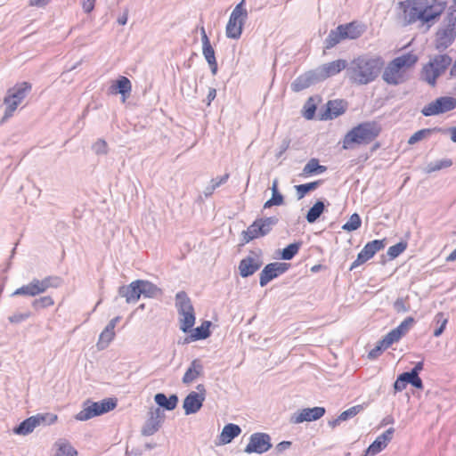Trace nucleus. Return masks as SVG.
Segmentation results:
<instances>
[{
	"mask_svg": "<svg viewBox=\"0 0 456 456\" xmlns=\"http://www.w3.org/2000/svg\"><path fill=\"white\" fill-rule=\"evenodd\" d=\"M383 66L384 61L380 57L362 55L349 63L346 74L352 82L367 85L378 77Z\"/></svg>",
	"mask_w": 456,
	"mask_h": 456,
	"instance_id": "nucleus-1",
	"label": "nucleus"
},
{
	"mask_svg": "<svg viewBox=\"0 0 456 456\" xmlns=\"http://www.w3.org/2000/svg\"><path fill=\"white\" fill-rule=\"evenodd\" d=\"M380 133L381 126L376 121L360 123L346 134L343 139V149H351L354 144H369L373 142Z\"/></svg>",
	"mask_w": 456,
	"mask_h": 456,
	"instance_id": "nucleus-2",
	"label": "nucleus"
},
{
	"mask_svg": "<svg viewBox=\"0 0 456 456\" xmlns=\"http://www.w3.org/2000/svg\"><path fill=\"white\" fill-rule=\"evenodd\" d=\"M456 39V13L448 12L435 37V48L445 51Z\"/></svg>",
	"mask_w": 456,
	"mask_h": 456,
	"instance_id": "nucleus-3",
	"label": "nucleus"
},
{
	"mask_svg": "<svg viewBox=\"0 0 456 456\" xmlns=\"http://www.w3.org/2000/svg\"><path fill=\"white\" fill-rule=\"evenodd\" d=\"M62 281V279L59 276H46L42 280L34 278L29 283L15 289L12 297H36L45 293L50 288L57 289L61 287Z\"/></svg>",
	"mask_w": 456,
	"mask_h": 456,
	"instance_id": "nucleus-4",
	"label": "nucleus"
},
{
	"mask_svg": "<svg viewBox=\"0 0 456 456\" xmlns=\"http://www.w3.org/2000/svg\"><path fill=\"white\" fill-rule=\"evenodd\" d=\"M175 307L180 315V330L184 333L191 332L196 317L191 300L185 291L176 293Z\"/></svg>",
	"mask_w": 456,
	"mask_h": 456,
	"instance_id": "nucleus-5",
	"label": "nucleus"
},
{
	"mask_svg": "<svg viewBox=\"0 0 456 456\" xmlns=\"http://www.w3.org/2000/svg\"><path fill=\"white\" fill-rule=\"evenodd\" d=\"M32 90V85L28 82L16 84L12 88L8 89L4 98V103L6 106L2 121L10 118L18 108L19 104L25 99Z\"/></svg>",
	"mask_w": 456,
	"mask_h": 456,
	"instance_id": "nucleus-6",
	"label": "nucleus"
},
{
	"mask_svg": "<svg viewBox=\"0 0 456 456\" xmlns=\"http://www.w3.org/2000/svg\"><path fill=\"white\" fill-rule=\"evenodd\" d=\"M116 398H105L100 402L86 400L83 403V410L76 415V419L80 421L88 420L94 417L101 416L117 407Z\"/></svg>",
	"mask_w": 456,
	"mask_h": 456,
	"instance_id": "nucleus-7",
	"label": "nucleus"
},
{
	"mask_svg": "<svg viewBox=\"0 0 456 456\" xmlns=\"http://www.w3.org/2000/svg\"><path fill=\"white\" fill-rule=\"evenodd\" d=\"M245 0H241L232 10L226 25V37L238 39L242 33L244 22L248 17V12L244 8Z\"/></svg>",
	"mask_w": 456,
	"mask_h": 456,
	"instance_id": "nucleus-8",
	"label": "nucleus"
},
{
	"mask_svg": "<svg viewBox=\"0 0 456 456\" xmlns=\"http://www.w3.org/2000/svg\"><path fill=\"white\" fill-rule=\"evenodd\" d=\"M456 108V98L442 96L426 105L421 113L425 117L436 116L452 110Z\"/></svg>",
	"mask_w": 456,
	"mask_h": 456,
	"instance_id": "nucleus-9",
	"label": "nucleus"
},
{
	"mask_svg": "<svg viewBox=\"0 0 456 456\" xmlns=\"http://www.w3.org/2000/svg\"><path fill=\"white\" fill-rule=\"evenodd\" d=\"M271 448V436L266 433L256 432L250 436L249 443L245 447L244 452L248 454H262Z\"/></svg>",
	"mask_w": 456,
	"mask_h": 456,
	"instance_id": "nucleus-10",
	"label": "nucleus"
},
{
	"mask_svg": "<svg viewBox=\"0 0 456 456\" xmlns=\"http://www.w3.org/2000/svg\"><path fill=\"white\" fill-rule=\"evenodd\" d=\"M148 415L149 417L141 430L142 435L145 436H152L158 432L166 418L164 411L159 408H151Z\"/></svg>",
	"mask_w": 456,
	"mask_h": 456,
	"instance_id": "nucleus-11",
	"label": "nucleus"
},
{
	"mask_svg": "<svg viewBox=\"0 0 456 456\" xmlns=\"http://www.w3.org/2000/svg\"><path fill=\"white\" fill-rule=\"evenodd\" d=\"M290 264L273 262L267 264L259 274V284L261 287L267 285L272 280L286 273Z\"/></svg>",
	"mask_w": 456,
	"mask_h": 456,
	"instance_id": "nucleus-12",
	"label": "nucleus"
},
{
	"mask_svg": "<svg viewBox=\"0 0 456 456\" xmlns=\"http://www.w3.org/2000/svg\"><path fill=\"white\" fill-rule=\"evenodd\" d=\"M346 106L347 102L344 100H330L326 103L324 110H320L318 119L329 120L336 118L346 112Z\"/></svg>",
	"mask_w": 456,
	"mask_h": 456,
	"instance_id": "nucleus-13",
	"label": "nucleus"
},
{
	"mask_svg": "<svg viewBox=\"0 0 456 456\" xmlns=\"http://www.w3.org/2000/svg\"><path fill=\"white\" fill-rule=\"evenodd\" d=\"M326 412L324 407L315 406L313 408H305L294 413L290 418V422L299 424L302 422H311L320 419Z\"/></svg>",
	"mask_w": 456,
	"mask_h": 456,
	"instance_id": "nucleus-14",
	"label": "nucleus"
},
{
	"mask_svg": "<svg viewBox=\"0 0 456 456\" xmlns=\"http://www.w3.org/2000/svg\"><path fill=\"white\" fill-rule=\"evenodd\" d=\"M395 63L394 60L391 61L383 72L382 78L388 85L397 86L407 80L403 69Z\"/></svg>",
	"mask_w": 456,
	"mask_h": 456,
	"instance_id": "nucleus-15",
	"label": "nucleus"
},
{
	"mask_svg": "<svg viewBox=\"0 0 456 456\" xmlns=\"http://www.w3.org/2000/svg\"><path fill=\"white\" fill-rule=\"evenodd\" d=\"M445 7L446 3L444 1L433 0L431 4H428V0H425L421 8L423 23H428L438 18L444 12Z\"/></svg>",
	"mask_w": 456,
	"mask_h": 456,
	"instance_id": "nucleus-16",
	"label": "nucleus"
},
{
	"mask_svg": "<svg viewBox=\"0 0 456 456\" xmlns=\"http://www.w3.org/2000/svg\"><path fill=\"white\" fill-rule=\"evenodd\" d=\"M395 433L394 428H389L383 434L379 436L367 448L365 451V455H376L384 450L388 443L392 440L393 435Z\"/></svg>",
	"mask_w": 456,
	"mask_h": 456,
	"instance_id": "nucleus-17",
	"label": "nucleus"
},
{
	"mask_svg": "<svg viewBox=\"0 0 456 456\" xmlns=\"http://www.w3.org/2000/svg\"><path fill=\"white\" fill-rule=\"evenodd\" d=\"M263 262L261 259L257 256H247L246 257L242 258L240 261L239 264V272L240 275L242 278H248L251 275H253L256 271L260 269L262 266Z\"/></svg>",
	"mask_w": 456,
	"mask_h": 456,
	"instance_id": "nucleus-18",
	"label": "nucleus"
},
{
	"mask_svg": "<svg viewBox=\"0 0 456 456\" xmlns=\"http://www.w3.org/2000/svg\"><path fill=\"white\" fill-rule=\"evenodd\" d=\"M118 297H124L126 303L134 304L141 297V290L138 280L132 281L128 285H122L118 290Z\"/></svg>",
	"mask_w": 456,
	"mask_h": 456,
	"instance_id": "nucleus-19",
	"label": "nucleus"
},
{
	"mask_svg": "<svg viewBox=\"0 0 456 456\" xmlns=\"http://www.w3.org/2000/svg\"><path fill=\"white\" fill-rule=\"evenodd\" d=\"M425 0H413L411 4L404 6L403 13L406 24H412L417 20L423 22L422 4Z\"/></svg>",
	"mask_w": 456,
	"mask_h": 456,
	"instance_id": "nucleus-20",
	"label": "nucleus"
},
{
	"mask_svg": "<svg viewBox=\"0 0 456 456\" xmlns=\"http://www.w3.org/2000/svg\"><path fill=\"white\" fill-rule=\"evenodd\" d=\"M204 396L196 394L195 391L190 392L183 400V408L185 415H191L198 412L204 403Z\"/></svg>",
	"mask_w": 456,
	"mask_h": 456,
	"instance_id": "nucleus-21",
	"label": "nucleus"
},
{
	"mask_svg": "<svg viewBox=\"0 0 456 456\" xmlns=\"http://www.w3.org/2000/svg\"><path fill=\"white\" fill-rule=\"evenodd\" d=\"M109 90L112 94H121L122 101L125 102L132 91L131 81L126 77L121 76L110 86Z\"/></svg>",
	"mask_w": 456,
	"mask_h": 456,
	"instance_id": "nucleus-22",
	"label": "nucleus"
},
{
	"mask_svg": "<svg viewBox=\"0 0 456 456\" xmlns=\"http://www.w3.org/2000/svg\"><path fill=\"white\" fill-rule=\"evenodd\" d=\"M211 325L212 322L210 321H204L199 327L194 330L191 329V334L184 338L182 344H188L193 341L208 338L211 335Z\"/></svg>",
	"mask_w": 456,
	"mask_h": 456,
	"instance_id": "nucleus-23",
	"label": "nucleus"
},
{
	"mask_svg": "<svg viewBox=\"0 0 456 456\" xmlns=\"http://www.w3.org/2000/svg\"><path fill=\"white\" fill-rule=\"evenodd\" d=\"M203 370L204 367L200 359H194L182 379L183 383L185 385L191 384L203 374Z\"/></svg>",
	"mask_w": 456,
	"mask_h": 456,
	"instance_id": "nucleus-24",
	"label": "nucleus"
},
{
	"mask_svg": "<svg viewBox=\"0 0 456 456\" xmlns=\"http://www.w3.org/2000/svg\"><path fill=\"white\" fill-rule=\"evenodd\" d=\"M154 401L158 405L157 408H162L163 411H173L176 408L179 399L175 394H172L167 397L164 393H158L154 395Z\"/></svg>",
	"mask_w": 456,
	"mask_h": 456,
	"instance_id": "nucleus-25",
	"label": "nucleus"
},
{
	"mask_svg": "<svg viewBox=\"0 0 456 456\" xmlns=\"http://www.w3.org/2000/svg\"><path fill=\"white\" fill-rule=\"evenodd\" d=\"M452 61V58L448 54L444 53L435 55L432 59H430L428 63L432 64V66L436 69L435 75L441 76L451 65Z\"/></svg>",
	"mask_w": 456,
	"mask_h": 456,
	"instance_id": "nucleus-26",
	"label": "nucleus"
},
{
	"mask_svg": "<svg viewBox=\"0 0 456 456\" xmlns=\"http://www.w3.org/2000/svg\"><path fill=\"white\" fill-rule=\"evenodd\" d=\"M321 66L324 71L326 77L328 78L330 77L338 74L340 71H342L345 69H347V67L349 66V64L347 63V61L346 60L339 59L337 61H333L322 64Z\"/></svg>",
	"mask_w": 456,
	"mask_h": 456,
	"instance_id": "nucleus-27",
	"label": "nucleus"
},
{
	"mask_svg": "<svg viewBox=\"0 0 456 456\" xmlns=\"http://www.w3.org/2000/svg\"><path fill=\"white\" fill-rule=\"evenodd\" d=\"M435 133H441V134H447V130H445L444 128L443 127H438V126H436V127H432V128H423V129H420L417 132H415L408 140V143L412 145V144H415L416 142L425 139V138H428V136H430L431 134H435Z\"/></svg>",
	"mask_w": 456,
	"mask_h": 456,
	"instance_id": "nucleus-28",
	"label": "nucleus"
},
{
	"mask_svg": "<svg viewBox=\"0 0 456 456\" xmlns=\"http://www.w3.org/2000/svg\"><path fill=\"white\" fill-rule=\"evenodd\" d=\"M240 433L241 428L238 425L232 423L226 424L220 434V442L223 444H230Z\"/></svg>",
	"mask_w": 456,
	"mask_h": 456,
	"instance_id": "nucleus-29",
	"label": "nucleus"
},
{
	"mask_svg": "<svg viewBox=\"0 0 456 456\" xmlns=\"http://www.w3.org/2000/svg\"><path fill=\"white\" fill-rule=\"evenodd\" d=\"M37 427H38L37 418L31 416L16 426L13 429V432L17 435L26 436L33 432Z\"/></svg>",
	"mask_w": 456,
	"mask_h": 456,
	"instance_id": "nucleus-30",
	"label": "nucleus"
},
{
	"mask_svg": "<svg viewBox=\"0 0 456 456\" xmlns=\"http://www.w3.org/2000/svg\"><path fill=\"white\" fill-rule=\"evenodd\" d=\"M338 29L343 31L345 39H356L362 36L363 29L355 22H350L345 25H339Z\"/></svg>",
	"mask_w": 456,
	"mask_h": 456,
	"instance_id": "nucleus-31",
	"label": "nucleus"
},
{
	"mask_svg": "<svg viewBox=\"0 0 456 456\" xmlns=\"http://www.w3.org/2000/svg\"><path fill=\"white\" fill-rule=\"evenodd\" d=\"M327 171V167L320 165L319 159L313 158L304 167L301 175L309 176L322 174Z\"/></svg>",
	"mask_w": 456,
	"mask_h": 456,
	"instance_id": "nucleus-32",
	"label": "nucleus"
},
{
	"mask_svg": "<svg viewBox=\"0 0 456 456\" xmlns=\"http://www.w3.org/2000/svg\"><path fill=\"white\" fill-rule=\"evenodd\" d=\"M141 296L143 297L153 298L160 294L161 289L154 283L146 280H138Z\"/></svg>",
	"mask_w": 456,
	"mask_h": 456,
	"instance_id": "nucleus-33",
	"label": "nucleus"
},
{
	"mask_svg": "<svg viewBox=\"0 0 456 456\" xmlns=\"http://www.w3.org/2000/svg\"><path fill=\"white\" fill-rule=\"evenodd\" d=\"M326 207L322 200H318L308 210L305 218L309 224L315 223L322 214L325 211Z\"/></svg>",
	"mask_w": 456,
	"mask_h": 456,
	"instance_id": "nucleus-34",
	"label": "nucleus"
},
{
	"mask_svg": "<svg viewBox=\"0 0 456 456\" xmlns=\"http://www.w3.org/2000/svg\"><path fill=\"white\" fill-rule=\"evenodd\" d=\"M385 246V240H374L366 243L361 251L369 260L373 257L378 251L383 249Z\"/></svg>",
	"mask_w": 456,
	"mask_h": 456,
	"instance_id": "nucleus-35",
	"label": "nucleus"
},
{
	"mask_svg": "<svg viewBox=\"0 0 456 456\" xmlns=\"http://www.w3.org/2000/svg\"><path fill=\"white\" fill-rule=\"evenodd\" d=\"M314 86L309 74L305 72L304 74L298 76L290 85L291 90L293 92H301L309 86Z\"/></svg>",
	"mask_w": 456,
	"mask_h": 456,
	"instance_id": "nucleus-36",
	"label": "nucleus"
},
{
	"mask_svg": "<svg viewBox=\"0 0 456 456\" xmlns=\"http://www.w3.org/2000/svg\"><path fill=\"white\" fill-rule=\"evenodd\" d=\"M322 180H317L295 186L297 200L303 199L308 192L316 190L322 183Z\"/></svg>",
	"mask_w": 456,
	"mask_h": 456,
	"instance_id": "nucleus-37",
	"label": "nucleus"
},
{
	"mask_svg": "<svg viewBox=\"0 0 456 456\" xmlns=\"http://www.w3.org/2000/svg\"><path fill=\"white\" fill-rule=\"evenodd\" d=\"M436 69L429 64L428 62L425 64L421 70L420 79L427 82L431 86H435L436 85V79L440 76L435 75Z\"/></svg>",
	"mask_w": 456,
	"mask_h": 456,
	"instance_id": "nucleus-38",
	"label": "nucleus"
},
{
	"mask_svg": "<svg viewBox=\"0 0 456 456\" xmlns=\"http://www.w3.org/2000/svg\"><path fill=\"white\" fill-rule=\"evenodd\" d=\"M256 220L259 224V233L264 236L267 235L272 231L273 227L279 222V219L276 216L257 218Z\"/></svg>",
	"mask_w": 456,
	"mask_h": 456,
	"instance_id": "nucleus-39",
	"label": "nucleus"
},
{
	"mask_svg": "<svg viewBox=\"0 0 456 456\" xmlns=\"http://www.w3.org/2000/svg\"><path fill=\"white\" fill-rule=\"evenodd\" d=\"M115 337V331L108 325L104 328L99 337L97 346L100 350L105 349L109 344L113 340Z\"/></svg>",
	"mask_w": 456,
	"mask_h": 456,
	"instance_id": "nucleus-40",
	"label": "nucleus"
},
{
	"mask_svg": "<svg viewBox=\"0 0 456 456\" xmlns=\"http://www.w3.org/2000/svg\"><path fill=\"white\" fill-rule=\"evenodd\" d=\"M394 61L396 62L395 64L401 68V69H403L405 68H411L414 66L418 61V56L414 53H408L395 58Z\"/></svg>",
	"mask_w": 456,
	"mask_h": 456,
	"instance_id": "nucleus-41",
	"label": "nucleus"
},
{
	"mask_svg": "<svg viewBox=\"0 0 456 456\" xmlns=\"http://www.w3.org/2000/svg\"><path fill=\"white\" fill-rule=\"evenodd\" d=\"M258 222L256 219L246 231L242 232L243 236V241L244 243H248L249 241L253 240L254 239L263 237L264 235H261L258 231Z\"/></svg>",
	"mask_w": 456,
	"mask_h": 456,
	"instance_id": "nucleus-42",
	"label": "nucleus"
},
{
	"mask_svg": "<svg viewBox=\"0 0 456 456\" xmlns=\"http://www.w3.org/2000/svg\"><path fill=\"white\" fill-rule=\"evenodd\" d=\"M342 34L343 31L338 29V26L336 28V29L330 30V34L325 39V48L330 49L338 45L341 40L345 39Z\"/></svg>",
	"mask_w": 456,
	"mask_h": 456,
	"instance_id": "nucleus-43",
	"label": "nucleus"
},
{
	"mask_svg": "<svg viewBox=\"0 0 456 456\" xmlns=\"http://www.w3.org/2000/svg\"><path fill=\"white\" fill-rule=\"evenodd\" d=\"M301 245V241L289 244L281 250V258L282 260H291L298 253Z\"/></svg>",
	"mask_w": 456,
	"mask_h": 456,
	"instance_id": "nucleus-44",
	"label": "nucleus"
},
{
	"mask_svg": "<svg viewBox=\"0 0 456 456\" xmlns=\"http://www.w3.org/2000/svg\"><path fill=\"white\" fill-rule=\"evenodd\" d=\"M362 225V219L357 213H354L349 217V220L343 224L342 229L346 232H354L359 229Z\"/></svg>",
	"mask_w": 456,
	"mask_h": 456,
	"instance_id": "nucleus-45",
	"label": "nucleus"
},
{
	"mask_svg": "<svg viewBox=\"0 0 456 456\" xmlns=\"http://www.w3.org/2000/svg\"><path fill=\"white\" fill-rule=\"evenodd\" d=\"M403 335L396 328L390 330L383 338L382 344L389 347L394 343L399 341Z\"/></svg>",
	"mask_w": 456,
	"mask_h": 456,
	"instance_id": "nucleus-46",
	"label": "nucleus"
},
{
	"mask_svg": "<svg viewBox=\"0 0 456 456\" xmlns=\"http://www.w3.org/2000/svg\"><path fill=\"white\" fill-rule=\"evenodd\" d=\"M452 165L451 159H443L436 162H431L427 167V173H432L443 168L450 167Z\"/></svg>",
	"mask_w": 456,
	"mask_h": 456,
	"instance_id": "nucleus-47",
	"label": "nucleus"
},
{
	"mask_svg": "<svg viewBox=\"0 0 456 456\" xmlns=\"http://www.w3.org/2000/svg\"><path fill=\"white\" fill-rule=\"evenodd\" d=\"M435 321L436 322L437 324H439V326H437V328L434 330L433 335L435 337H439L443 334L446 327L448 318L445 316V314L440 312L436 314Z\"/></svg>",
	"mask_w": 456,
	"mask_h": 456,
	"instance_id": "nucleus-48",
	"label": "nucleus"
},
{
	"mask_svg": "<svg viewBox=\"0 0 456 456\" xmlns=\"http://www.w3.org/2000/svg\"><path fill=\"white\" fill-rule=\"evenodd\" d=\"M54 305V301L51 296H44L33 300L31 305L34 309L39 310Z\"/></svg>",
	"mask_w": 456,
	"mask_h": 456,
	"instance_id": "nucleus-49",
	"label": "nucleus"
},
{
	"mask_svg": "<svg viewBox=\"0 0 456 456\" xmlns=\"http://www.w3.org/2000/svg\"><path fill=\"white\" fill-rule=\"evenodd\" d=\"M406 241H399L395 245H393L388 248L387 255L391 259L396 258L399 255H401L407 248Z\"/></svg>",
	"mask_w": 456,
	"mask_h": 456,
	"instance_id": "nucleus-50",
	"label": "nucleus"
},
{
	"mask_svg": "<svg viewBox=\"0 0 456 456\" xmlns=\"http://www.w3.org/2000/svg\"><path fill=\"white\" fill-rule=\"evenodd\" d=\"M316 109L317 107L314 102L313 98L310 97L304 105L303 116L307 120L313 119L315 116Z\"/></svg>",
	"mask_w": 456,
	"mask_h": 456,
	"instance_id": "nucleus-51",
	"label": "nucleus"
},
{
	"mask_svg": "<svg viewBox=\"0 0 456 456\" xmlns=\"http://www.w3.org/2000/svg\"><path fill=\"white\" fill-rule=\"evenodd\" d=\"M77 452L69 443L59 444L55 456H77Z\"/></svg>",
	"mask_w": 456,
	"mask_h": 456,
	"instance_id": "nucleus-52",
	"label": "nucleus"
},
{
	"mask_svg": "<svg viewBox=\"0 0 456 456\" xmlns=\"http://www.w3.org/2000/svg\"><path fill=\"white\" fill-rule=\"evenodd\" d=\"M307 73L310 76L313 85L318 84L327 79L322 66H319L314 69L308 70Z\"/></svg>",
	"mask_w": 456,
	"mask_h": 456,
	"instance_id": "nucleus-53",
	"label": "nucleus"
},
{
	"mask_svg": "<svg viewBox=\"0 0 456 456\" xmlns=\"http://www.w3.org/2000/svg\"><path fill=\"white\" fill-rule=\"evenodd\" d=\"M307 73L310 76L313 85L318 84L327 79L322 66H319L314 69L308 70Z\"/></svg>",
	"mask_w": 456,
	"mask_h": 456,
	"instance_id": "nucleus-54",
	"label": "nucleus"
},
{
	"mask_svg": "<svg viewBox=\"0 0 456 456\" xmlns=\"http://www.w3.org/2000/svg\"><path fill=\"white\" fill-rule=\"evenodd\" d=\"M34 416L37 418L38 426H48L53 424L57 420V415L50 412L38 413Z\"/></svg>",
	"mask_w": 456,
	"mask_h": 456,
	"instance_id": "nucleus-55",
	"label": "nucleus"
},
{
	"mask_svg": "<svg viewBox=\"0 0 456 456\" xmlns=\"http://www.w3.org/2000/svg\"><path fill=\"white\" fill-rule=\"evenodd\" d=\"M404 375H406V383L411 384L412 387L418 389L423 388V382L422 379L419 378V375L418 374H412L411 371H405Z\"/></svg>",
	"mask_w": 456,
	"mask_h": 456,
	"instance_id": "nucleus-56",
	"label": "nucleus"
},
{
	"mask_svg": "<svg viewBox=\"0 0 456 456\" xmlns=\"http://www.w3.org/2000/svg\"><path fill=\"white\" fill-rule=\"evenodd\" d=\"M363 409L362 405L353 406L339 414V420L346 421L356 416Z\"/></svg>",
	"mask_w": 456,
	"mask_h": 456,
	"instance_id": "nucleus-57",
	"label": "nucleus"
},
{
	"mask_svg": "<svg viewBox=\"0 0 456 456\" xmlns=\"http://www.w3.org/2000/svg\"><path fill=\"white\" fill-rule=\"evenodd\" d=\"M393 307L397 314L407 313L411 309L410 304L407 302V299L403 297H398L394 302Z\"/></svg>",
	"mask_w": 456,
	"mask_h": 456,
	"instance_id": "nucleus-58",
	"label": "nucleus"
},
{
	"mask_svg": "<svg viewBox=\"0 0 456 456\" xmlns=\"http://www.w3.org/2000/svg\"><path fill=\"white\" fill-rule=\"evenodd\" d=\"M202 53L207 61L208 63L214 62L216 61V55H215V50L213 46L211 45V43L205 42L204 45H202Z\"/></svg>",
	"mask_w": 456,
	"mask_h": 456,
	"instance_id": "nucleus-59",
	"label": "nucleus"
},
{
	"mask_svg": "<svg viewBox=\"0 0 456 456\" xmlns=\"http://www.w3.org/2000/svg\"><path fill=\"white\" fill-rule=\"evenodd\" d=\"M415 323V319L411 316L405 318L397 327L400 332L404 336L410 330L411 326Z\"/></svg>",
	"mask_w": 456,
	"mask_h": 456,
	"instance_id": "nucleus-60",
	"label": "nucleus"
},
{
	"mask_svg": "<svg viewBox=\"0 0 456 456\" xmlns=\"http://www.w3.org/2000/svg\"><path fill=\"white\" fill-rule=\"evenodd\" d=\"M387 348H388V347H387V346H383V344H382V339H380V340L378 342L377 346H376L374 348H372V349L369 352V354H368V358H369V359H371V360H372V359H376V358H377L378 356H379V355L381 354V353H382L385 349H387Z\"/></svg>",
	"mask_w": 456,
	"mask_h": 456,
	"instance_id": "nucleus-61",
	"label": "nucleus"
},
{
	"mask_svg": "<svg viewBox=\"0 0 456 456\" xmlns=\"http://www.w3.org/2000/svg\"><path fill=\"white\" fill-rule=\"evenodd\" d=\"M272 197L273 201L279 202L281 205L284 203V197L278 190V181L274 180L272 185Z\"/></svg>",
	"mask_w": 456,
	"mask_h": 456,
	"instance_id": "nucleus-62",
	"label": "nucleus"
},
{
	"mask_svg": "<svg viewBox=\"0 0 456 456\" xmlns=\"http://www.w3.org/2000/svg\"><path fill=\"white\" fill-rule=\"evenodd\" d=\"M406 375H404V372L401 373L396 380L395 381L394 383V389H395V392H401L403 391V389H405L406 386H407V383H406Z\"/></svg>",
	"mask_w": 456,
	"mask_h": 456,
	"instance_id": "nucleus-63",
	"label": "nucleus"
},
{
	"mask_svg": "<svg viewBox=\"0 0 456 456\" xmlns=\"http://www.w3.org/2000/svg\"><path fill=\"white\" fill-rule=\"evenodd\" d=\"M93 151L96 154H106L107 153V143L104 140L99 139L93 145Z\"/></svg>",
	"mask_w": 456,
	"mask_h": 456,
	"instance_id": "nucleus-64",
	"label": "nucleus"
}]
</instances>
